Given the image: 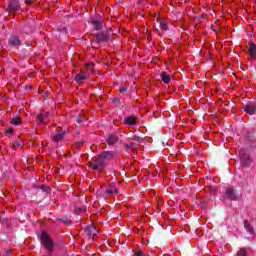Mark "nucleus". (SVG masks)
Segmentation results:
<instances>
[{
    "mask_svg": "<svg viewBox=\"0 0 256 256\" xmlns=\"http://www.w3.org/2000/svg\"><path fill=\"white\" fill-rule=\"evenodd\" d=\"M160 77H161L163 83L167 84V83H169V81H171V76L169 74H167V72H162L160 74Z\"/></svg>",
    "mask_w": 256,
    "mask_h": 256,
    "instance_id": "19",
    "label": "nucleus"
},
{
    "mask_svg": "<svg viewBox=\"0 0 256 256\" xmlns=\"http://www.w3.org/2000/svg\"><path fill=\"white\" fill-rule=\"evenodd\" d=\"M236 256H247V251L245 248H240L239 251L236 253Z\"/></svg>",
    "mask_w": 256,
    "mask_h": 256,
    "instance_id": "25",
    "label": "nucleus"
},
{
    "mask_svg": "<svg viewBox=\"0 0 256 256\" xmlns=\"http://www.w3.org/2000/svg\"><path fill=\"white\" fill-rule=\"evenodd\" d=\"M74 79L76 83H83V81L87 79V74L84 72H80L74 77Z\"/></svg>",
    "mask_w": 256,
    "mask_h": 256,
    "instance_id": "16",
    "label": "nucleus"
},
{
    "mask_svg": "<svg viewBox=\"0 0 256 256\" xmlns=\"http://www.w3.org/2000/svg\"><path fill=\"white\" fill-rule=\"evenodd\" d=\"M41 245H43L44 249L47 251L48 255H51L55 249V242L51 239V236L47 234V232L42 231L40 235Z\"/></svg>",
    "mask_w": 256,
    "mask_h": 256,
    "instance_id": "1",
    "label": "nucleus"
},
{
    "mask_svg": "<svg viewBox=\"0 0 256 256\" xmlns=\"http://www.w3.org/2000/svg\"><path fill=\"white\" fill-rule=\"evenodd\" d=\"M244 229H246L249 235H255V229H253V226H251V224L247 220L244 221Z\"/></svg>",
    "mask_w": 256,
    "mask_h": 256,
    "instance_id": "18",
    "label": "nucleus"
},
{
    "mask_svg": "<svg viewBox=\"0 0 256 256\" xmlns=\"http://www.w3.org/2000/svg\"><path fill=\"white\" fill-rule=\"evenodd\" d=\"M86 237L90 243H93V239H95L96 235H98L99 230L95 228L93 225H89L85 229Z\"/></svg>",
    "mask_w": 256,
    "mask_h": 256,
    "instance_id": "4",
    "label": "nucleus"
},
{
    "mask_svg": "<svg viewBox=\"0 0 256 256\" xmlns=\"http://www.w3.org/2000/svg\"><path fill=\"white\" fill-rule=\"evenodd\" d=\"M96 43H107L109 41V34L107 32H102L95 34Z\"/></svg>",
    "mask_w": 256,
    "mask_h": 256,
    "instance_id": "7",
    "label": "nucleus"
},
{
    "mask_svg": "<svg viewBox=\"0 0 256 256\" xmlns=\"http://www.w3.org/2000/svg\"><path fill=\"white\" fill-rule=\"evenodd\" d=\"M106 193L108 195H113V193H115V195H117L119 193V190H117L116 188H109Z\"/></svg>",
    "mask_w": 256,
    "mask_h": 256,
    "instance_id": "24",
    "label": "nucleus"
},
{
    "mask_svg": "<svg viewBox=\"0 0 256 256\" xmlns=\"http://www.w3.org/2000/svg\"><path fill=\"white\" fill-rule=\"evenodd\" d=\"M38 189H41V191H43L47 195H51V187H49L47 185L38 186Z\"/></svg>",
    "mask_w": 256,
    "mask_h": 256,
    "instance_id": "22",
    "label": "nucleus"
},
{
    "mask_svg": "<svg viewBox=\"0 0 256 256\" xmlns=\"http://www.w3.org/2000/svg\"><path fill=\"white\" fill-rule=\"evenodd\" d=\"M7 221V218L5 217V212L0 213V223H5Z\"/></svg>",
    "mask_w": 256,
    "mask_h": 256,
    "instance_id": "28",
    "label": "nucleus"
},
{
    "mask_svg": "<svg viewBox=\"0 0 256 256\" xmlns=\"http://www.w3.org/2000/svg\"><path fill=\"white\" fill-rule=\"evenodd\" d=\"M8 43L11 47H19V45H21V39L18 35H12L10 36Z\"/></svg>",
    "mask_w": 256,
    "mask_h": 256,
    "instance_id": "11",
    "label": "nucleus"
},
{
    "mask_svg": "<svg viewBox=\"0 0 256 256\" xmlns=\"http://www.w3.org/2000/svg\"><path fill=\"white\" fill-rule=\"evenodd\" d=\"M24 3H25L26 5H31V3H33V0H25Z\"/></svg>",
    "mask_w": 256,
    "mask_h": 256,
    "instance_id": "38",
    "label": "nucleus"
},
{
    "mask_svg": "<svg viewBox=\"0 0 256 256\" xmlns=\"http://www.w3.org/2000/svg\"><path fill=\"white\" fill-rule=\"evenodd\" d=\"M225 195L227 199L230 201H236L237 200V191L231 187L226 188Z\"/></svg>",
    "mask_w": 256,
    "mask_h": 256,
    "instance_id": "9",
    "label": "nucleus"
},
{
    "mask_svg": "<svg viewBox=\"0 0 256 256\" xmlns=\"http://www.w3.org/2000/svg\"><path fill=\"white\" fill-rule=\"evenodd\" d=\"M125 92H127V87H122V88H120V93H125Z\"/></svg>",
    "mask_w": 256,
    "mask_h": 256,
    "instance_id": "37",
    "label": "nucleus"
},
{
    "mask_svg": "<svg viewBox=\"0 0 256 256\" xmlns=\"http://www.w3.org/2000/svg\"><path fill=\"white\" fill-rule=\"evenodd\" d=\"M132 139H133V141H137V143H139L140 141H142L141 136H134Z\"/></svg>",
    "mask_w": 256,
    "mask_h": 256,
    "instance_id": "34",
    "label": "nucleus"
},
{
    "mask_svg": "<svg viewBox=\"0 0 256 256\" xmlns=\"http://www.w3.org/2000/svg\"><path fill=\"white\" fill-rule=\"evenodd\" d=\"M58 221H61V223H64L65 225H71V223H73L71 221V216H64L62 218H58Z\"/></svg>",
    "mask_w": 256,
    "mask_h": 256,
    "instance_id": "20",
    "label": "nucleus"
},
{
    "mask_svg": "<svg viewBox=\"0 0 256 256\" xmlns=\"http://www.w3.org/2000/svg\"><path fill=\"white\" fill-rule=\"evenodd\" d=\"M119 142V137L115 134H111L110 136H108L107 139V144L108 145H115V143Z\"/></svg>",
    "mask_w": 256,
    "mask_h": 256,
    "instance_id": "17",
    "label": "nucleus"
},
{
    "mask_svg": "<svg viewBox=\"0 0 256 256\" xmlns=\"http://www.w3.org/2000/svg\"><path fill=\"white\" fill-rule=\"evenodd\" d=\"M7 13H19L21 11V2L19 0H8Z\"/></svg>",
    "mask_w": 256,
    "mask_h": 256,
    "instance_id": "3",
    "label": "nucleus"
},
{
    "mask_svg": "<svg viewBox=\"0 0 256 256\" xmlns=\"http://www.w3.org/2000/svg\"><path fill=\"white\" fill-rule=\"evenodd\" d=\"M92 27L96 31H101V29H103V22L99 19H95L92 21Z\"/></svg>",
    "mask_w": 256,
    "mask_h": 256,
    "instance_id": "14",
    "label": "nucleus"
},
{
    "mask_svg": "<svg viewBox=\"0 0 256 256\" xmlns=\"http://www.w3.org/2000/svg\"><path fill=\"white\" fill-rule=\"evenodd\" d=\"M88 167H92V169H93V167H95V164H93V162H89Z\"/></svg>",
    "mask_w": 256,
    "mask_h": 256,
    "instance_id": "40",
    "label": "nucleus"
},
{
    "mask_svg": "<svg viewBox=\"0 0 256 256\" xmlns=\"http://www.w3.org/2000/svg\"><path fill=\"white\" fill-rule=\"evenodd\" d=\"M10 123H11V125L18 126V125H21V123H23V121L21 120V117L16 116V117L11 119Z\"/></svg>",
    "mask_w": 256,
    "mask_h": 256,
    "instance_id": "21",
    "label": "nucleus"
},
{
    "mask_svg": "<svg viewBox=\"0 0 256 256\" xmlns=\"http://www.w3.org/2000/svg\"><path fill=\"white\" fill-rule=\"evenodd\" d=\"M23 145V140L17 139L15 144H13L12 149H17V147H21Z\"/></svg>",
    "mask_w": 256,
    "mask_h": 256,
    "instance_id": "23",
    "label": "nucleus"
},
{
    "mask_svg": "<svg viewBox=\"0 0 256 256\" xmlns=\"http://www.w3.org/2000/svg\"><path fill=\"white\" fill-rule=\"evenodd\" d=\"M6 133L13 134V133H15V129H13V128L7 129Z\"/></svg>",
    "mask_w": 256,
    "mask_h": 256,
    "instance_id": "36",
    "label": "nucleus"
},
{
    "mask_svg": "<svg viewBox=\"0 0 256 256\" xmlns=\"http://www.w3.org/2000/svg\"><path fill=\"white\" fill-rule=\"evenodd\" d=\"M243 111L247 113V115H255L256 113V104L254 102H248L244 105Z\"/></svg>",
    "mask_w": 256,
    "mask_h": 256,
    "instance_id": "6",
    "label": "nucleus"
},
{
    "mask_svg": "<svg viewBox=\"0 0 256 256\" xmlns=\"http://www.w3.org/2000/svg\"><path fill=\"white\" fill-rule=\"evenodd\" d=\"M94 166L93 169L94 171H103L105 169V161L104 159L101 157V155H99L95 160H94Z\"/></svg>",
    "mask_w": 256,
    "mask_h": 256,
    "instance_id": "5",
    "label": "nucleus"
},
{
    "mask_svg": "<svg viewBox=\"0 0 256 256\" xmlns=\"http://www.w3.org/2000/svg\"><path fill=\"white\" fill-rule=\"evenodd\" d=\"M86 211L85 208H76L75 213H84Z\"/></svg>",
    "mask_w": 256,
    "mask_h": 256,
    "instance_id": "33",
    "label": "nucleus"
},
{
    "mask_svg": "<svg viewBox=\"0 0 256 256\" xmlns=\"http://www.w3.org/2000/svg\"><path fill=\"white\" fill-rule=\"evenodd\" d=\"M83 121H85V118H83V115L78 114V116L76 117V123H83Z\"/></svg>",
    "mask_w": 256,
    "mask_h": 256,
    "instance_id": "27",
    "label": "nucleus"
},
{
    "mask_svg": "<svg viewBox=\"0 0 256 256\" xmlns=\"http://www.w3.org/2000/svg\"><path fill=\"white\" fill-rule=\"evenodd\" d=\"M84 144H85V142H83V141L77 142V143H76V149H77L78 151H81V146L84 145Z\"/></svg>",
    "mask_w": 256,
    "mask_h": 256,
    "instance_id": "29",
    "label": "nucleus"
},
{
    "mask_svg": "<svg viewBox=\"0 0 256 256\" xmlns=\"http://www.w3.org/2000/svg\"><path fill=\"white\" fill-rule=\"evenodd\" d=\"M239 157L242 167H251V157L248 155L246 149L241 148L239 150Z\"/></svg>",
    "mask_w": 256,
    "mask_h": 256,
    "instance_id": "2",
    "label": "nucleus"
},
{
    "mask_svg": "<svg viewBox=\"0 0 256 256\" xmlns=\"http://www.w3.org/2000/svg\"><path fill=\"white\" fill-rule=\"evenodd\" d=\"M100 157L103 158L104 161H111V159H115V153L113 151H103Z\"/></svg>",
    "mask_w": 256,
    "mask_h": 256,
    "instance_id": "12",
    "label": "nucleus"
},
{
    "mask_svg": "<svg viewBox=\"0 0 256 256\" xmlns=\"http://www.w3.org/2000/svg\"><path fill=\"white\" fill-rule=\"evenodd\" d=\"M6 254H7V255H11V250H7V251H6Z\"/></svg>",
    "mask_w": 256,
    "mask_h": 256,
    "instance_id": "41",
    "label": "nucleus"
},
{
    "mask_svg": "<svg viewBox=\"0 0 256 256\" xmlns=\"http://www.w3.org/2000/svg\"><path fill=\"white\" fill-rule=\"evenodd\" d=\"M248 54L256 60V44L255 43H251L248 46Z\"/></svg>",
    "mask_w": 256,
    "mask_h": 256,
    "instance_id": "15",
    "label": "nucleus"
},
{
    "mask_svg": "<svg viewBox=\"0 0 256 256\" xmlns=\"http://www.w3.org/2000/svg\"><path fill=\"white\" fill-rule=\"evenodd\" d=\"M160 29H162V31H168L169 25H167V23H160Z\"/></svg>",
    "mask_w": 256,
    "mask_h": 256,
    "instance_id": "26",
    "label": "nucleus"
},
{
    "mask_svg": "<svg viewBox=\"0 0 256 256\" xmlns=\"http://www.w3.org/2000/svg\"><path fill=\"white\" fill-rule=\"evenodd\" d=\"M126 149H134L135 143L131 142L130 144H125Z\"/></svg>",
    "mask_w": 256,
    "mask_h": 256,
    "instance_id": "32",
    "label": "nucleus"
},
{
    "mask_svg": "<svg viewBox=\"0 0 256 256\" xmlns=\"http://www.w3.org/2000/svg\"><path fill=\"white\" fill-rule=\"evenodd\" d=\"M109 187H110V189H115V183H113V182L110 183V184H109Z\"/></svg>",
    "mask_w": 256,
    "mask_h": 256,
    "instance_id": "39",
    "label": "nucleus"
},
{
    "mask_svg": "<svg viewBox=\"0 0 256 256\" xmlns=\"http://www.w3.org/2000/svg\"><path fill=\"white\" fill-rule=\"evenodd\" d=\"M208 191H209V193H212V194L217 193V189L215 187H213V186H209L208 187Z\"/></svg>",
    "mask_w": 256,
    "mask_h": 256,
    "instance_id": "30",
    "label": "nucleus"
},
{
    "mask_svg": "<svg viewBox=\"0 0 256 256\" xmlns=\"http://www.w3.org/2000/svg\"><path fill=\"white\" fill-rule=\"evenodd\" d=\"M51 117L49 112L42 111L40 114L36 115V119L40 122L39 125H45V121Z\"/></svg>",
    "mask_w": 256,
    "mask_h": 256,
    "instance_id": "8",
    "label": "nucleus"
},
{
    "mask_svg": "<svg viewBox=\"0 0 256 256\" xmlns=\"http://www.w3.org/2000/svg\"><path fill=\"white\" fill-rule=\"evenodd\" d=\"M65 130H59L57 133H53L51 135V139L52 141H54V143H59V141H63V137H65Z\"/></svg>",
    "mask_w": 256,
    "mask_h": 256,
    "instance_id": "10",
    "label": "nucleus"
},
{
    "mask_svg": "<svg viewBox=\"0 0 256 256\" xmlns=\"http://www.w3.org/2000/svg\"><path fill=\"white\" fill-rule=\"evenodd\" d=\"M86 67H87V69H90V71H92L93 68L95 67V63L90 62V63L86 64Z\"/></svg>",
    "mask_w": 256,
    "mask_h": 256,
    "instance_id": "31",
    "label": "nucleus"
},
{
    "mask_svg": "<svg viewBox=\"0 0 256 256\" xmlns=\"http://www.w3.org/2000/svg\"><path fill=\"white\" fill-rule=\"evenodd\" d=\"M134 255H136V256H145V254H144L143 251H141V250L136 251V252L134 253Z\"/></svg>",
    "mask_w": 256,
    "mask_h": 256,
    "instance_id": "35",
    "label": "nucleus"
},
{
    "mask_svg": "<svg viewBox=\"0 0 256 256\" xmlns=\"http://www.w3.org/2000/svg\"><path fill=\"white\" fill-rule=\"evenodd\" d=\"M124 123L126 125H129L130 127H135V125H137V117H135V116L125 117Z\"/></svg>",
    "mask_w": 256,
    "mask_h": 256,
    "instance_id": "13",
    "label": "nucleus"
}]
</instances>
